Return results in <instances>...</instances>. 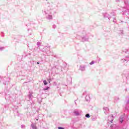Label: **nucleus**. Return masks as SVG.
Segmentation results:
<instances>
[{"label": "nucleus", "instance_id": "nucleus-1", "mask_svg": "<svg viewBox=\"0 0 129 129\" xmlns=\"http://www.w3.org/2000/svg\"><path fill=\"white\" fill-rule=\"evenodd\" d=\"M52 4H48L47 8L45 9L44 11V13L45 14L46 18L47 20H52V19H53L52 15H51L52 13L50 11L51 10L53 9V8H52Z\"/></svg>", "mask_w": 129, "mask_h": 129}, {"label": "nucleus", "instance_id": "nucleus-2", "mask_svg": "<svg viewBox=\"0 0 129 129\" xmlns=\"http://www.w3.org/2000/svg\"><path fill=\"white\" fill-rule=\"evenodd\" d=\"M50 47L49 46H44L43 49L40 50V52H42L44 56H49V52Z\"/></svg>", "mask_w": 129, "mask_h": 129}, {"label": "nucleus", "instance_id": "nucleus-3", "mask_svg": "<svg viewBox=\"0 0 129 129\" xmlns=\"http://www.w3.org/2000/svg\"><path fill=\"white\" fill-rule=\"evenodd\" d=\"M103 15L105 19H108V20H110V19H111V18L112 17V16H115V12H112L111 13V16H110L107 13H104Z\"/></svg>", "mask_w": 129, "mask_h": 129}, {"label": "nucleus", "instance_id": "nucleus-4", "mask_svg": "<svg viewBox=\"0 0 129 129\" xmlns=\"http://www.w3.org/2000/svg\"><path fill=\"white\" fill-rule=\"evenodd\" d=\"M8 80L9 79L6 78V77L3 78L0 76V82L1 81H2V82L3 83V84H4L5 85L9 83V82L8 81Z\"/></svg>", "mask_w": 129, "mask_h": 129}, {"label": "nucleus", "instance_id": "nucleus-5", "mask_svg": "<svg viewBox=\"0 0 129 129\" xmlns=\"http://www.w3.org/2000/svg\"><path fill=\"white\" fill-rule=\"evenodd\" d=\"M114 119V117L113 116V115L111 114L110 116H108V125L109 126V123H112V121H113V119Z\"/></svg>", "mask_w": 129, "mask_h": 129}, {"label": "nucleus", "instance_id": "nucleus-6", "mask_svg": "<svg viewBox=\"0 0 129 129\" xmlns=\"http://www.w3.org/2000/svg\"><path fill=\"white\" fill-rule=\"evenodd\" d=\"M105 114H108L109 113V109L106 107L103 108Z\"/></svg>", "mask_w": 129, "mask_h": 129}, {"label": "nucleus", "instance_id": "nucleus-7", "mask_svg": "<svg viewBox=\"0 0 129 129\" xmlns=\"http://www.w3.org/2000/svg\"><path fill=\"white\" fill-rule=\"evenodd\" d=\"M33 93H31V92L29 93V94L28 95V97L29 100H33V97H34V96H33Z\"/></svg>", "mask_w": 129, "mask_h": 129}, {"label": "nucleus", "instance_id": "nucleus-8", "mask_svg": "<svg viewBox=\"0 0 129 129\" xmlns=\"http://www.w3.org/2000/svg\"><path fill=\"white\" fill-rule=\"evenodd\" d=\"M74 114H75V115H76V116H78L80 115V112H79V111H78V110H75L74 111Z\"/></svg>", "mask_w": 129, "mask_h": 129}, {"label": "nucleus", "instance_id": "nucleus-9", "mask_svg": "<svg viewBox=\"0 0 129 129\" xmlns=\"http://www.w3.org/2000/svg\"><path fill=\"white\" fill-rule=\"evenodd\" d=\"M123 120H124V117L123 116H121L119 118V121L120 123H122L123 122Z\"/></svg>", "mask_w": 129, "mask_h": 129}, {"label": "nucleus", "instance_id": "nucleus-10", "mask_svg": "<svg viewBox=\"0 0 129 129\" xmlns=\"http://www.w3.org/2000/svg\"><path fill=\"white\" fill-rule=\"evenodd\" d=\"M82 42H86V41H88V36H84L82 38Z\"/></svg>", "mask_w": 129, "mask_h": 129}, {"label": "nucleus", "instance_id": "nucleus-11", "mask_svg": "<svg viewBox=\"0 0 129 129\" xmlns=\"http://www.w3.org/2000/svg\"><path fill=\"white\" fill-rule=\"evenodd\" d=\"M129 60V57H126L125 58H123L121 59V62H123L126 63Z\"/></svg>", "mask_w": 129, "mask_h": 129}, {"label": "nucleus", "instance_id": "nucleus-12", "mask_svg": "<svg viewBox=\"0 0 129 129\" xmlns=\"http://www.w3.org/2000/svg\"><path fill=\"white\" fill-rule=\"evenodd\" d=\"M86 67L85 66H80V69L81 71H85V68Z\"/></svg>", "mask_w": 129, "mask_h": 129}, {"label": "nucleus", "instance_id": "nucleus-13", "mask_svg": "<svg viewBox=\"0 0 129 129\" xmlns=\"http://www.w3.org/2000/svg\"><path fill=\"white\" fill-rule=\"evenodd\" d=\"M110 127L111 129H115V127H116V124H111L110 125Z\"/></svg>", "mask_w": 129, "mask_h": 129}, {"label": "nucleus", "instance_id": "nucleus-14", "mask_svg": "<svg viewBox=\"0 0 129 129\" xmlns=\"http://www.w3.org/2000/svg\"><path fill=\"white\" fill-rule=\"evenodd\" d=\"M89 99H90V97H89V95H87L85 97V100L86 101H89Z\"/></svg>", "mask_w": 129, "mask_h": 129}, {"label": "nucleus", "instance_id": "nucleus-15", "mask_svg": "<svg viewBox=\"0 0 129 129\" xmlns=\"http://www.w3.org/2000/svg\"><path fill=\"white\" fill-rule=\"evenodd\" d=\"M31 126L33 129H37V127L33 123L31 124Z\"/></svg>", "mask_w": 129, "mask_h": 129}, {"label": "nucleus", "instance_id": "nucleus-16", "mask_svg": "<svg viewBox=\"0 0 129 129\" xmlns=\"http://www.w3.org/2000/svg\"><path fill=\"white\" fill-rule=\"evenodd\" d=\"M118 34L120 35H123V30H119Z\"/></svg>", "mask_w": 129, "mask_h": 129}, {"label": "nucleus", "instance_id": "nucleus-17", "mask_svg": "<svg viewBox=\"0 0 129 129\" xmlns=\"http://www.w3.org/2000/svg\"><path fill=\"white\" fill-rule=\"evenodd\" d=\"M85 117H87V118H89V117H90V114H89V113H87L85 115Z\"/></svg>", "mask_w": 129, "mask_h": 129}, {"label": "nucleus", "instance_id": "nucleus-18", "mask_svg": "<svg viewBox=\"0 0 129 129\" xmlns=\"http://www.w3.org/2000/svg\"><path fill=\"white\" fill-rule=\"evenodd\" d=\"M43 83L44 85H47V84H48V82H47L46 80H44L43 81Z\"/></svg>", "mask_w": 129, "mask_h": 129}, {"label": "nucleus", "instance_id": "nucleus-19", "mask_svg": "<svg viewBox=\"0 0 129 129\" xmlns=\"http://www.w3.org/2000/svg\"><path fill=\"white\" fill-rule=\"evenodd\" d=\"M49 87H47L46 88H43V90L45 91V90H48V89H49Z\"/></svg>", "mask_w": 129, "mask_h": 129}, {"label": "nucleus", "instance_id": "nucleus-20", "mask_svg": "<svg viewBox=\"0 0 129 129\" xmlns=\"http://www.w3.org/2000/svg\"><path fill=\"white\" fill-rule=\"evenodd\" d=\"M37 45L38 47H39L41 45V42H37Z\"/></svg>", "mask_w": 129, "mask_h": 129}, {"label": "nucleus", "instance_id": "nucleus-21", "mask_svg": "<svg viewBox=\"0 0 129 129\" xmlns=\"http://www.w3.org/2000/svg\"><path fill=\"white\" fill-rule=\"evenodd\" d=\"M5 47H0V51H3V50H4Z\"/></svg>", "mask_w": 129, "mask_h": 129}, {"label": "nucleus", "instance_id": "nucleus-22", "mask_svg": "<svg viewBox=\"0 0 129 129\" xmlns=\"http://www.w3.org/2000/svg\"><path fill=\"white\" fill-rule=\"evenodd\" d=\"M113 22H114V23H116V20L115 19V18H113Z\"/></svg>", "mask_w": 129, "mask_h": 129}, {"label": "nucleus", "instance_id": "nucleus-23", "mask_svg": "<svg viewBox=\"0 0 129 129\" xmlns=\"http://www.w3.org/2000/svg\"><path fill=\"white\" fill-rule=\"evenodd\" d=\"M1 36H2V37H5V33H4V32H2Z\"/></svg>", "mask_w": 129, "mask_h": 129}, {"label": "nucleus", "instance_id": "nucleus-24", "mask_svg": "<svg viewBox=\"0 0 129 129\" xmlns=\"http://www.w3.org/2000/svg\"><path fill=\"white\" fill-rule=\"evenodd\" d=\"M93 64H94V61H92L90 63V65H93Z\"/></svg>", "mask_w": 129, "mask_h": 129}, {"label": "nucleus", "instance_id": "nucleus-25", "mask_svg": "<svg viewBox=\"0 0 129 129\" xmlns=\"http://www.w3.org/2000/svg\"><path fill=\"white\" fill-rule=\"evenodd\" d=\"M21 128H25V126H24V125H21Z\"/></svg>", "mask_w": 129, "mask_h": 129}, {"label": "nucleus", "instance_id": "nucleus-26", "mask_svg": "<svg viewBox=\"0 0 129 129\" xmlns=\"http://www.w3.org/2000/svg\"><path fill=\"white\" fill-rule=\"evenodd\" d=\"M58 129H64L63 127H58Z\"/></svg>", "mask_w": 129, "mask_h": 129}, {"label": "nucleus", "instance_id": "nucleus-27", "mask_svg": "<svg viewBox=\"0 0 129 129\" xmlns=\"http://www.w3.org/2000/svg\"><path fill=\"white\" fill-rule=\"evenodd\" d=\"M2 94L4 95L5 96H6V95H7V93H2Z\"/></svg>", "mask_w": 129, "mask_h": 129}, {"label": "nucleus", "instance_id": "nucleus-28", "mask_svg": "<svg viewBox=\"0 0 129 129\" xmlns=\"http://www.w3.org/2000/svg\"><path fill=\"white\" fill-rule=\"evenodd\" d=\"M115 99L116 100H119V98L117 97V98H115Z\"/></svg>", "mask_w": 129, "mask_h": 129}, {"label": "nucleus", "instance_id": "nucleus-29", "mask_svg": "<svg viewBox=\"0 0 129 129\" xmlns=\"http://www.w3.org/2000/svg\"><path fill=\"white\" fill-rule=\"evenodd\" d=\"M53 29H55L56 28V25H53Z\"/></svg>", "mask_w": 129, "mask_h": 129}, {"label": "nucleus", "instance_id": "nucleus-30", "mask_svg": "<svg viewBox=\"0 0 129 129\" xmlns=\"http://www.w3.org/2000/svg\"><path fill=\"white\" fill-rule=\"evenodd\" d=\"M116 3H119V0H115Z\"/></svg>", "mask_w": 129, "mask_h": 129}, {"label": "nucleus", "instance_id": "nucleus-31", "mask_svg": "<svg viewBox=\"0 0 129 129\" xmlns=\"http://www.w3.org/2000/svg\"><path fill=\"white\" fill-rule=\"evenodd\" d=\"M129 104V100H128L126 101V104Z\"/></svg>", "mask_w": 129, "mask_h": 129}, {"label": "nucleus", "instance_id": "nucleus-32", "mask_svg": "<svg viewBox=\"0 0 129 129\" xmlns=\"http://www.w3.org/2000/svg\"><path fill=\"white\" fill-rule=\"evenodd\" d=\"M123 21H120L119 23H123Z\"/></svg>", "mask_w": 129, "mask_h": 129}, {"label": "nucleus", "instance_id": "nucleus-33", "mask_svg": "<svg viewBox=\"0 0 129 129\" xmlns=\"http://www.w3.org/2000/svg\"><path fill=\"white\" fill-rule=\"evenodd\" d=\"M37 64H40V62H37Z\"/></svg>", "mask_w": 129, "mask_h": 129}, {"label": "nucleus", "instance_id": "nucleus-34", "mask_svg": "<svg viewBox=\"0 0 129 129\" xmlns=\"http://www.w3.org/2000/svg\"><path fill=\"white\" fill-rule=\"evenodd\" d=\"M36 120H39V119H36Z\"/></svg>", "mask_w": 129, "mask_h": 129}, {"label": "nucleus", "instance_id": "nucleus-35", "mask_svg": "<svg viewBox=\"0 0 129 129\" xmlns=\"http://www.w3.org/2000/svg\"><path fill=\"white\" fill-rule=\"evenodd\" d=\"M125 53H126V51H125Z\"/></svg>", "mask_w": 129, "mask_h": 129}, {"label": "nucleus", "instance_id": "nucleus-36", "mask_svg": "<svg viewBox=\"0 0 129 129\" xmlns=\"http://www.w3.org/2000/svg\"><path fill=\"white\" fill-rule=\"evenodd\" d=\"M46 1H48V0H46Z\"/></svg>", "mask_w": 129, "mask_h": 129}]
</instances>
